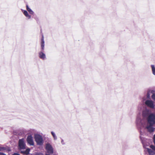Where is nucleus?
I'll list each match as a JSON object with an SVG mask.
<instances>
[{
  "label": "nucleus",
  "mask_w": 155,
  "mask_h": 155,
  "mask_svg": "<svg viewBox=\"0 0 155 155\" xmlns=\"http://www.w3.org/2000/svg\"><path fill=\"white\" fill-rule=\"evenodd\" d=\"M61 144L63 145H64L65 144L64 140L63 139L61 140Z\"/></svg>",
  "instance_id": "22"
},
{
  "label": "nucleus",
  "mask_w": 155,
  "mask_h": 155,
  "mask_svg": "<svg viewBox=\"0 0 155 155\" xmlns=\"http://www.w3.org/2000/svg\"><path fill=\"white\" fill-rule=\"evenodd\" d=\"M39 57L43 60L45 59L46 58L45 55L43 52L39 53Z\"/></svg>",
  "instance_id": "12"
},
{
  "label": "nucleus",
  "mask_w": 155,
  "mask_h": 155,
  "mask_svg": "<svg viewBox=\"0 0 155 155\" xmlns=\"http://www.w3.org/2000/svg\"><path fill=\"white\" fill-rule=\"evenodd\" d=\"M51 134L52 135L53 137L54 138V140H56L57 139V137L54 132L53 131H51Z\"/></svg>",
  "instance_id": "15"
},
{
  "label": "nucleus",
  "mask_w": 155,
  "mask_h": 155,
  "mask_svg": "<svg viewBox=\"0 0 155 155\" xmlns=\"http://www.w3.org/2000/svg\"><path fill=\"white\" fill-rule=\"evenodd\" d=\"M30 149L29 148H28L26 149L25 150H21V153L22 154L27 155L29 153L30 151Z\"/></svg>",
  "instance_id": "10"
},
{
  "label": "nucleus",
  "mask_w": 155,
  "mask_h": 155,
  "mask_svg": "<svg viewBox=\"0 0 155 155\" xmlns=\"http://www.w3.org/2000/svg\"><path fill=\"white\" fill-rule=\"evenodd\" d=\"M140 139L142 140V137H141V136H140Z\"/></svg>",
  "instance_id": "25"
},
{
  "label": "nucleus",
  "mask_w": 155,
  "mask_h": 155,
  "mask_svg": "<svg viewBox=\"0 0 155 155\" xmlns=\"http://www.w3.org/2000/svg\"><path fill=\"white\" fill-rule=\"evenodd\" d=\"M26 9L31 14H33L34 13L33 12L29 7L28 5H26Z\"/></svg>",
  "instance_id": "14"
},
{
  "label": "nucleus",
  "mask_w": 155,
  "mask_h": 155,
  "mask_svg": "<svg viewBox=\"0 0 155 155\" xmlns=\"http://www.w3.org/2000/svg\"><path fill=\"white\" fill-rule=\"evenodd\" d=\"M150 91H148L147 94V97L148 98H149L150 97Z\"/></svg>",
  "instance_id": "19"
},
{
  "label": "nucleus",
  "mask_w": 155,
  "mask_h": 155,
  "mask_svg": "<svg viewBox=\"0 0 155 155\" xmlns=\"http://www.w3.org/2000/svg\"><path fill=\"white\" fill-rule=\"evenodd\" d=\"M1 148H2V149H3L4 148V147H2Z\"/></svg>",
  "instance_id": "28"
},
{
  "label": "nucleus",
  "mask_w": 155,
  "mask_h": 155,
  "mask_svg": "<svg viewBox=\"0 0 155 155\" xmlns=\"http://www.w3.org/2000/svg\"><path fill=\"white\" fill-rule=\"evenodd\" d=\"M153 139L154 142V144H155V134L154 135Z\"/></svg>",
  "instance_id": "23"
},
{
  "label": "nucleus",
  "mask_w": 155,
  "mask_h": 155,
  "mask_svg": "<svg viewBox=\"0 0 155 155\" xmlns=\"http://www.w3.org/2000/svg\"><path fill=\"white\" fill-rule=\"evenodd\" d=\"M46 139V137L45 136H42L39 134V145H43L44 144V140Z\"/></svg>",
  "instance_id": "7"
},
{
  "label": "nucleus",
  "mask_w": 155,
  "mask_h": 155,
  "mask_svg": "<svg viewBox=\"0 0 155 155\" xmlns=\"http://www.w3.org/2000/svg\"><path fill=\"white\" fill-rule=\"evenodd\" d=\"M37 155H39V154H38V153L37 154Z\"/></svg>",
  "instance_id": "26"
},
{
  "label": "nucleus",
  "mask_w": 155,
  "mask_h": 155,
  "mask_svg": "<svg viewBox=\"0 0 155 155\" xmlns=\"http://www.w3.org/2000/svg\"><path fill=\"white\" fill-rule=\"evenodd\" d=\"M45 148L47 152L49 154H53L54 153V148L52 144L47 142L45 145Z\"/></svg>",
  "instance_id": "2"
},
{
  "label": "nucleus",
  "mask_w": 155,
  "mask_h": 155,
  "mask_svg": "<svg viewBox=\"0 0 155 155\" xmlns=\"http://www.w3.org/2000/svg\"><path fill=\"white\" fill-rule=\"evenodd\" d=\"M45 155H49V154H46Z\"/></svg>",
  "instance_id": "27"
},
{
  "label": "nucleus",
  "mask_w": 155,
  "mask_h": 155,
  "mask_svg": "<svg viewBox=\"0 0 155 155\" xmlns=\"http://www.w3.org/2000/svg\"><path fill=\"white\" fill-rule=\"evenodd\" d=\"M149 110L147 109L144 110L142 111V116L144 117H148L150 115Z\"/></svg>",
  "instance_id": "8"
},
{
  "label": "nucleus",
  "mask_w": 155,
  "mask_h": 155,
  "mask_svg": "<svg viewBox=\"0 0 155 155\" xmlns=\"http://www.w3.org/2000/svg\"><path fill=\"white\" fill-rule=\"evenodd\" d=\"M143 105L142 104H139L138 107V110L139 112V113L140 114V112L143 109Z\"/></svg>",
  "instance_id": "11"
},
{
  "label": "nucleus",
  "mask_w": 155,
  "mask_h": 155,
  "mask_svg": "<svg viewBox=\"0 0 155 155\" xmlns=\"http://www.w3.org/2000/svg\"><path fill=\"white\" fill-rule=\"evenodd\" d=\"M142 142L143 145V147L145 149V150L147 151L149 155H155V153L154 152V151H155V146L153 145H150V147L152 149V150H151V149L146 147L144 145V142L143 141Z\"/></svg>",
  "instance_id": "3"
},
{
  "label": "nucleus",
  "mask_w": 155,
  "mask_h": 155,
  "mask_svg": "<svg viewBox=\"0 0 155 155\" xmlns=\"http://www.w3.org/2000/svg\"><path fill=\"white\" fill-rule=\"evenodd\" d=\"M18 147L20 150H24L26 148V144L25 139L23 138L20 139L18 142Z\"/></svg>",
  "instance_id": "4"
},
{
  "label": "nucleus",
  "mask_w": 155,
  "mask_h": 155,
  "mask_svg": "<svg viewBox=\"0 0 155 155\" xmlns=\"http://www.w3.org/2000/svg\"><path fill=\"white\" fill-rule=\"evenodd\" d=\"M22 12L25 15L28 13L27 11L26 10H23Z\"/></svg>",
  "instance_id": "21"
},
{
  "label": "nucleus",
  "mask_w": 155,
  "mask_h": 155,
  "mask_svg": "<svg viewBox=\"0 0 155 155\" xmlns=\"http://www.w3.org/2000/svg\"><path fill=\"white\" fill-rule=\"evenodd\" d=\"M25 16L27 18H28V19H30L31 18V16L29 15L28 13L25 15Z\"/></svg>",
  "instance_id": "17"
},
{
  "label": "nucleus",
  "mask_w": 155,
  "mask_h": 155,
  "mask_svg": "<svg viewBox=\"0 0 155 155\" xmlns=\"http://www.w3.org/2000/svg\"><path fill=\"white\" fill-rule=\"evenodd\" d=\"M0 155H6L3 153L0 152Z\"/></svg>",
  "instance_id": "24"
},
{
  "label": "nucleus",
  "mask_w": 155,
  "mask_h": 155,
  "mask_svg": "<svg viewBox=\"0 0 155 155\" xmlns=\"http://www.w3.org/2000/svg\"><path fill=\"white\" fill-rule=\"evenodd\" d=\"M41 49L42 50H44V49L45 46V41L44 40V36L43 34H42L41 32Z\"/></svg>",
  "instance_id": "9"
},
{
  "label": "nucleus",
  "mask_w": 155,
  "mask_h": 155,
  "mask_svg": "<svg viewBox=\"0 0 155 155\" xmlns=\"http://www.w3.org/2000/svg\"><path fill=\"white\" fill-rule=\"evenodd\" d=\"M25 16L27 18H28V19H30L31 18V16L29 15L28 13L25 15Z\"/></svg>",
  "instance_id": "18"
},
{
  "label": "nucleus",
  "mask_w": 155,
  "mask_h": 155,
  "mask_svg": "<svg viewBox=\"0 0 155 155\" xmlns=\"http://www.w3.org/2000/svg\"><path fill=\"white\" fill-rule=\"evenodd\" d=\"M147 122L138 116L136 120L137 125L139 127H142L150 133H152L154 130L153 126L155 124V114H150L147 117Z\"/></svg>",
  "instance_id": "1"
},
{
  "label": "nucleus",
  "mask_w": 155,
  "mask_h": 155,
  "mask_svg": "<svg viewBox=\"0 0 155 155\" xmlns=\"http://www.w3.org/2000/svg\"><path fill=\"white\" fill-rule=\"evenodd\" d=\"M152 99L155 101V94H153L152 96Z\"/></svg>",
  "instance_id": "20"
},
{
  "label": "nucleus",
  "mask_w": 155,
  "mask_h": 155,
  "mask_svg": "<svg viewBox=\"0 0 155 155\" xmlns=\"http://www.w3.org/2000/svg\"><path fill=\"white\" fill-rule=\"evenodd\" d=\"M144 103L146 106L151 108H154L155 104L154 102L151 100H147L145 101Z\"/></svg>",
  "instance_id": "5"
},
{
  "label": "nucleus",
  "mask_w": 155,
  "mask_h": 155,
  "mask_svg": "<svg viewBox=\"0 0 155 155\" xmlns=\"http://www.w3.org/2000/svg\"><path fill=\"white\" fill-rule=\"evenodd\" d=\"M27 141L28 143L30 145H34V142L33 140V137L31 135L28 136L27 139Z\"/></svg>",
  "instance_id": "6"
},
{
  "label": "nucleus",
  "mask_w": 155,
  "mask_h": 155,
  "mask_svg": "<svg viewBox=\"0 0 155 155\" xmlns=\"http://www.w3.org/2000/svg\"><path fill=\"white\" fill-rule=\"evenodd\" d=\"M35 138L37 144L39 145V134H37L35 135Z\"/></svg>",
  "instance_id": "13"
},
{
  "label": "nucleus",
  "mask_w": 155,
  "mask_h": 155,
  "mask_svg": "<svg viewBox=\"0 0 155 155\" xmlns=\"http://www.w3.org/2000/svg\"><path fill=\"white\" fill-rule=\"evenodd\" d=\"M151 68H152L153 74L154 75H155V67L154 65H151Z\"/></svg>",
  "instance_id": "16"
}]
</instances>
